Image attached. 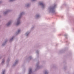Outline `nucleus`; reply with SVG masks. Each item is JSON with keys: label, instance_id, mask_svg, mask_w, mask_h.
Returning <instances> with one entry per match:
<instances>
[{"label": "nucleus", "instance_id": "f257e3e1", "mask_svg": "<svg viewBox=\"0 0 74 74\" xmlns=\"http://www.w3.org/2000/svg\"><path fill=\"white\" fill-rule=\"evenodd\" d=\"M40 5H42V7H44V4H43V3H40Z\"/></svg>", "mask_w": 74, "mask_h": 74}, {"label": "nucleus", "instance_id": "f03ea898", "mask_svg": "<svg viewBox=\"0 0 74 74\" xmlns=\"http://www.w3.org/2000/svg\"><path fill=\"white\" fill-rule=\"evenodd\" d=\"M32 73V69H29V74H30Z\"/></svg>", "mask_w": 74, "mask_h": 74}, {"label": "nucleus", "instance_id": "7ed1b4c3", "mask_svg": "<svg viewBox=\"0 0 74 74\" xmlns=\"http://www.w3.org/2000/svg\"><path fill=\"white\" fill-rule=\"evenodd\" d=\"M20 24V21H18L17 23V25H19Z\"/></svg>", "mask_w": 74, "mask_h": 74}, {"label": "nucleus", "instance_id": "20e7f679", "mask_svg": "<svg viewBox=\"0 0 74 74\" xmlns=\"http://www.w3.org/2000/svg\"><path fill=\"white\" fill-rule=\"evenodd\" d=\"M10 24H11V22L9 23L7 25V26H9Z\"/></svg>", "mask_w": 74, "mask_h": 74}, {"label": "nucleus", "instance_id": "39448f33", "mask_svg": "<svg viewBox=\"0 0 74 74\" xmlns=\"http://www.w3.org/2000/svg\"><path fill=\"white\" fill-rule=\"evenodd\" d=\"M4 72H5V71H3L2 72V74H4Z\"/></svg>", "mask_w": 74, "mask_h": 74}, {"label": "nucleus", "instance_id": "423d86ee", "mask_svg": "<svg viewBox=\"0 0 74 74\" xmlns=\"http://www.w3.org/2000/svg\"><path fill=\"white\" fill-rule=\"evenodd\" d=\"M48 74V73H47V72H45V74Z\"/></svg>", "mask_w": 74, "mask_h": 74}, {"label": "nucleus", "instance_id": "0eeeda50", "mask_svg": "<svg viewBox=\"0 0 74 74\" xmlns=\"http://www.w3.org/2000/svg\"><path fill=\"white\" fill-rule=\"evenodd\" d=\"M18 33H19L20 32V30H18Z\"/></svg>", "mask_w": 74, "mask_h": 74}, {"label": "nucleus", "instance_id": "6e6552de", "mask_svg": "<svg viewBox=\"0 0 74 74\" xmlns=\"http://www.w3.org/2000/svg\"><path fill=\"white\" fill-rule=\"evenodd\" d=\"M10 1H14V0H10Z\"/></svg>", "mask_w": 74, "mask_h": 74}, {"label": "nucleus", "instance_id": "1a4fd4ad", "mask_svg": "<svg viewBox=\"0 0 74 74\" xmlns=\"http://www.w3.org/2000/svg\"><path fill=\"white\" fill-rule=\"evenodd\" d=\"M12 39H13V38H12L11 39H10V41L12 40Z\"/></svg>", "mask_w": 74, "mask_h": 74}, {"label": "nucleus", "instance_id": "9d476101", "mask_svg": "<svg viewBox=\"0 0 74 74\" xmlns=\"http://www.w3.org/2000/svg\"><path fill=\"white\" fill-rule=\"evenodd\" d=\"M4 61H2V63H4Z\"/></svg>", "mask_w": 74, "mask_h": 74}, {"label": "nucleus", "instance_id": "9b49d317", "mask_svg": "<svg viewBox=\"0 0 74 74\" xmlns=\"http://www.w3.org/2000/svg\"><path fill=\"white\" fill-rule=\"evenodd\" d=\"M33 1H34V0H32Z\"/></svg>", "mask_w": 74, "mask_h": 74}]
</instances>
